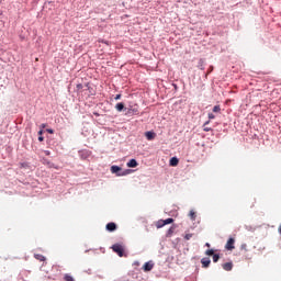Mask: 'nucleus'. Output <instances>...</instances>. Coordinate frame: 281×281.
<instances>
[{"label": "nucleus", "mask_w": 281, "mask_h": 281, "mask_svg": "<svg viewBox=\"0 0 281 281\" xmlns=\"http://www.w3.org/2000/svg\"><path fill=\"white\" fill-rule=\"evenodd\" d=\"M77 89H82V83L77 85Z\"/></svg>", "instance_id": "cd10ccee"}, {"label": "nucleus", "mask_w": 281, "mask_h": 281, "mask_svg": "<svg viewBox=\"0 0 281 281\" xmlns=\"http://www.w3.org/2000/svg\"><path fill=\"white\" fill-rule=\"evenodd\" d=\"M44 153L45 155H50L49 150H45Z\"/></svg>", "instance_id": "c756f323"}, {"label": "nucleus", "mask_w": 281, "mask_h": 281, "mask_svg": "<svg viewBox=\"0 0 281 281\" xmlns=\"http://www.w3.org/2000/svg\"><path fill=\"white\" fill-rule=\"evenodd\" d=\"M127 168H137V160L131 159V160L127 162Z\"/></svg>", "instance_id": "1a4fd4ad"}, {"label": "nucleus", "mask_w": 281, "mask_h": 281, "mask_svg": "<svg viewBox=\"0 0 281 281\" xmlns=\"http://www.w3.org/2000/svg\"><path fill=\"white\" fill-rule=\"evenodd\" d=\"M145 137H146V139H148L149 142H151V139H155V132H146V133H145Z\"/></svg>", "instance_id": "6e6552de"}, {"label": "nucleus", "mask_w": 281, "mask_h": 281, "mask_svg": "<svg viewBox=\"0 0 281 281\" xmlns=\"http://www.w3.org/2000/svg\"><path fill=\"white\" fill-rule=\"evenodd\" d=\"M190 238H192V234H187V235L184 236V240H190Z\"/></svg>", "instance_id": "4be33fe9"}, {"label": "nucleus", "mask_w": 281, "mask_h": 281, "mask_svg": "<svg viewBox=\"0 0 281 281\" xmlns=\"http://www.w3.org/2000/svg\"><path fill=\"white\" fill-rule=\"evenodd\" d=\"M205 247H210V243H206V244H205Z\"/></svg>", "instance_id": "2f4dec72"}, {"label": "nucleus", "mask_w": 281, "mask_h": 281, "mask_svg": "<svg viewBox=\"0 0 281 281\" xmlns=\"http://www.w3.org/2000/svg\"><path fill=\"white\" fill-rule=\"evenodd\" d=\"M43 164H44V166H48V168H54V162H50L47 159H43Z\"/></svg>", "instance_id": "4468645a"}, {"label": "nucleus", "mask_w": 281, "mask_h": 281, "mask_svg": "<svg viewBox=\"0 0 281 281\" xmlns=\"http://www.w3.org/2000/svg\"><path fill=\"white\" fill-rule=\"evenodd\" d=\"M168 232H169V234H172V232H173V228H169V231H168Z\"/></svg>", "instance_id": "7c9ffc66"}, {"label": "nucleus", "mask_w": 281, "mask_h": 281, "mask_svg": "<svg viewBox=\"0 0 281 281\" xmlns=\"http://www.w3.org/2000/svg\"><path fill=\"white\" fill-rule=\"evenodd\" d=\"M241 249H243L244 251H247V244H243V245H241Z\"/></svg>", "instance_id": "b1692460"}, {"label": "nucleus", "mask_w": 281, "mask_h": 281, "mask_svg": "<svg viewBox=\"0 0 281 281\" xmlns=\"http://www.w3.org/2000/svg\"><path fill=\"white\" fill-rule=\"evenodd\" d=\"M64 280H65V281H76V280L74 279V277H71V274H65V276H64Z\"/></svg>", "instance_id": "f3484780"}, {"label": "nucleus", "mask_w": 281, "mask_h": 281, "mask_svg": "<svg viewBox=\"0 0 281 281\" xmlns=\"http://www.w3.org/2000/svg\"><path fill=\"white\" fill-rule=\"evenodd\" d=\"M166 223L164 222V220H160L156 223V227L157 229H161V227H165Z\"/></svg>", "instance_id": "9b49d317"}, {"label": "nucleus", "mask_w": 281, "mask_h": 281, "mask_svg": "<svg viewBox=\"0 0 281 281\" xmlns=\"http://www.w3.org/2000/svg\"><path fill=\"white\" fill-rule=\"evenodd\" d=\"M117 177H122V175H121V173H117Z\"/></svg>", "instance_id": "72a5a7b5"}, {"label": "nucleus", "mask_w": 281, "mask_h": 281, "mask_svg": "<svg viewBox=\"0 0 281 281\" xmlns=\"http://www.w3.org/2000/svg\"><path fill=\"white\" fill-rule=\"evenodd\" d=\"M189 216H190L191 221H196V212L190 211Z\"/></svg>", "instance_id": "2eb2a0df"}, {"label": "nucleus", "mask_w": 281, "mask_h": 281, "mask_svg": "<svg viewBox=\"0 0 281 281\" xmlns=\"http://www.w3.org/2000/svg\"><path fill=\"white\" fill-rule=\"evenodd\" d=\"M44 139H45V137H43V136L38 137V142H44Z\"/></svg>", "instance_id": "bb28decb"}, {"label": "nucleus", "mask_w": 281, "mask_h": 281, "mask_svg": "<svg viewBox=\"0 0 281 281\" xmlns=\"http://www.w3.org/2000/svg\"><path fill=\"white\" fill-rule=\"evenodd\" d=\"M38 135H40V136H43V130H41V131L38 132Z\"/></svg>", "instance_id": "c85d7f7f"}, {"label": "nucleus", "mask_w": 281, "mask_h": 281, "mask_svg": "<svg viewBox=\"0 0 281 281\" xmlns=\"http://www.w3.org/2000/svg\"><path fill=\"white\" fill-rule=\"evenodd\" d=\"M122 99V94H116L114 100H121Z\"/></svg>", "instance_id": "393cba45"}, {"label": "nucleus", "mask_w": 281, "mask_h": 281, "mask_svg": "<svg viewBox=\"0 0 281 281\" xmlns=\"http://www.w3.org/2000/svg\"><path fill=\"white\" fill-rule=\"evenodd\" d=\"M34 258L36 260H40V262H45V256L41 255V254H35Z\"/></svg>", "instance_id": "9d476101"}, {"label": "nucleus", "mask_w": 281, "mask_h": 281, "mask_svg": "<svg viewBox=\"0 0 281 281\" xmlns=\"http://www.w3.org/2000/svg\"><path fill=\"white\" fill-rule=\"evenodd\" d=\"M115 109H116V111H119V112H122V111H124V103H117L116 105H115Z\"/></svg>", "instance_id": "ddd939ff"}, {"label": "nucleus", "mask_w": 281, "mask_h": 281, "mask_svg": "<svg viewBox=\"0 0 281 281\" xmlns=\"http://www.w3.org/2000/svg\"><path fill=\"white\" fill-rule=\"evenodd\" d=\"M112 250L114 251V254H117V256H120V258L124 257V247L120 244H114L112 246Z\"/></svg>", "instance_id": "f257e3e1"}, {"label": "nucleus", "mask_w": 281, "mask_h": 281, "mask_svg": "<svg viewBox=\"0 0 281 281\" xmlns=\"http://www.w3.org/2000/svg\"><path fill=\"white\" fill-rule=\"evenodd\" d=\"M213 113H221V105H215L213 108Z\"/></svg>", "instance_id": "6ab92c4d"}, {"label": "nucleus", "mask_w": 281, "mask_h": 281, "mask_svg": "<svg viewBox=\"0 0 281 281\" xmlns=\"http://www.w3.org/2000/svg\"><path fill=\"white\" fill-rule=\"evenodd\" d=\"M120 171H122V167L115 165L111 167L112 175H117Z\"/></svg>", "instance_id": "0eeeda50"}, {"label": "nucleus", "mask_w": 281, "mask_h": 281, "mask_svg": "<svg viewBox=\"0 0 281 281\" xmlns=\"http://www.w3.org/2000/svg\"><path fill=\"white\" fill-rule=\"evenodd\" d=\"M215 115L213 113H209V120H215Z\"/></svg>", "instance_id": "5701e85b"}, {"label": "nucleus", "mask_w": 281, "mask_h": 281, "mask_svg": "<svg viewBox=\"0 0 281 281\" xmlns=\"http://www.w3.org/2000/svg\"><path fill=\"white\" fill-rule=\"evenodd\" d=\"M45 126H46L45 124H42V128H45Z\"/></svg>", "instance_id": "473e14b6"}, {"label": "nucleus", "mask_w": 281, "mask_h": 281, "mask_svg": "<svg viewBox=\"0 0 281 281\" xmlns=\"http://www.w3.org/2000/svg\"><path fill=\"white\" fill-rule=\"evenodd\" d=\"M218 260H221V256L218 255H213V262H218Z\"/></svg>", "instance_id": "aec40b11"}, {"label": "nucleus", "mask_w": 281, "mask_h": 281, "mask_svg": "<svg viewBox=\"0 0 281 281\" xmlns=\"http://www.w3.org/2000/svg\"><path fill=\"white\" fill-rule=\"evenodd\" d=\"M153 267H155V263L153 261H147L143 266V271L145 272L153 271Z\"/></svg>", "instance_id": "7ed1b4c3"}, {"label": "nucleus", "mask_w": 281, "mask_h": 281, "mask_svg": "<svg viewBox=\"0 0 281 281\" xmlns=\"http://www.w3.org/2000/svg\"><path fill=\"white\" fill-rule=\"evenodd\" d=\"M170 166H179V159L177 157L171 158Z\"/></svg>", "instance_id": "f8f14e48"}, {"label": "nucleus", "mask_w": 281, "mask_h": 281, "mask_svg": "<svg viewBox=\"0 0 281 281\" xmlns=\"http://www.w3.org/2000/svg\"><path fill=\"white\" fill-rule=\"evenodd\" d=\"M236 243V239H234L233 237H231L226 245H225V249H227L228 251H232L233 249H235L234 244Z\"/></svg>", "instance_id": "f03ea898"}, {"label": "nucleus", "mask_w": 281, "mask_h": 281, "mask_svg": "<svg viewBox=\"0 0 281 281\" xmlns=\"http://www.w3.org/2000/svg\"><path fill=\"white\" fill-rule=\"evenodd\" d=\"M105 228L108 229V232H115V229H117V225L111 222L106 224Z\"/></svg>", "instance_id": "20e7f679"}, {"label": "nucleus", "mask_w": 281, "mask_h": 281, "mask_svg": "<svg viewBox=\"0 0 281 281\" xmlns=\"http://www.w3.org/2000/svg\"><path fill=\"white\" fill-rule=\"evenodd\" d=\"M201 263L204 269H207V267H210V265L212 263V260H210V258H202Z\"/></svg>", "instance_id": "39448f33"}, {"label": "nucleus", "mask_w": 281, "mask_h": 281, "mask_svg": "<svg viewBox=\"0 0 281 281\" xmlns=\"http://www.w3.org/2000/svg\"><path fill=\"white\" fill-rule=\"evenodd\" d=\"M222 269H224V271H232V269H234V263L233 262L223 263Z\"/></svg>", "instance_id": "423d86ee"}, {"label": "nucleus", "mask_w": 281, "mask_h": 281, "mask_svg": "<svg viewBox=\"0 0 281 281\" xmlns=\"http://www.w3.org/2000/svg\"><path fill=\"white\" fill-rule=\"evenodd\" d=\"M165 225H170V223H175V220L172 217H169L167 220H162Z\"/></svg>", "instance_id": "a211bd4d"}, {"label": "nucleus", "mask_w": 281, "mask_h": 281, "mask_svg": "<svg viewBox=\"0 0 281 281\" xmlns=\"http://www.w3.org/2000/svg\"><path fill=\"white\" fill-rule=\"evenodd\" d=\"M205 255L206 256H214V250L209 249V250L205 251Z\"/></svg>", "instance_id": "412c9836"}, {"label": "nucleus", "mask_w": 281, "mask_h": 281, "mask_svg": "<svg viewBox=\"0 0 281 281\" xmlns=\"http://www.w3.org/2000/svg\"><path fill=\"white\" fill-rule=\"evenodd\" d=\"M46 131L49 133V135H54V130L48 128V130H46Z\"/></svg>", "instance_id": "a878e982"}, {"label": "nucleus", "mask_w": 281, "mask_h": 281, "mask_svg": "<svg viewBox=\"0 0 281 281\" xmlns=\"http://www.w3.org/2000/svg\"><path fill=\"white\" fill-rule=\"evenodd\" d=\"M207 124H210V121H206L205 123H204V128H203V131L205 132V133H210V131H212V128L211 127H205V126H207Z\"/></svg>", "instance_id": "dca6fc26"}]
</instances>
